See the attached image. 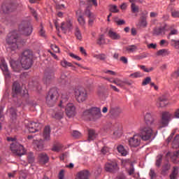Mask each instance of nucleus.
Masks as SVG:
<instances>
[{"instance_id": "obj_11", "label": "nucleus", "mask_w": 179, "mask_h": 179, "mask_svg": "<svg viewBox=\"0 0 179 179\" xmlns=\"http://www.w3.org/2000/svg\"><path fill=\"white\" fill-rule=\"evenodd\" d=\"M16 5L10 3H4L1 6V9L3 12L6 14L12 13V12H15L17 9Z\"/></svg>"}, {"instance_id": "obj_9", "label": "nucleus", "mask_w": 179, "mask_h": 179, "mask_svg": "<svg viewBox=\"0 0 179 179\" xmlns=\"http://www.w3.org/2000/svg\"><path fill=\"white\" fill-rule=\"evenodd\" d=\"M104 169L108 173H117L120 170L118 163L115 161L107 162L105 164Z\"/></svg>"}, {"instance_id": "obj_28", "label": "nucleus", "mask_w": 179, "mask_h": 179, "mask_svg": "<svg viewBox=\"0 0 179 179\" xmlns=\"http://www.w3.org/2000/svg\"><path fill=\"white\" fill-rule=\"evenodd\" d=\"M108 36L112 40H120L121 38V36L117 34V32H114L113 30H109Z\"/></svg>"}, {"instance_id": "obj_64", "label": "nucleus", "mask_w": 179, "mask_h": 179, "mask_svg": "<svg viewBox=\"0 0 179 179\" xmlns=\"http://www.w3.org/2000/svg\"><path fill=\"white\" fill-rule=\"evenodd\" d=\"M64 169H62L59 173V179H64V177H65V175L64 174Z\"/></svg>"}, {"instance_id": "obj_41", "label": "nucleus", "mask_w": 179, "mask_h": 179, "mask_svg": "<svg viewBox=\"0 0 179 179\" xmlns=\"http://www.w3.org/2000/svg\"><path fill=\"white\" fill-rule=\"evenodd\" d=\"M169 54H170V52L166 49L159 50L157 52V55H161L162 57H166V55H169Z\"/></svg>"}, {"instance_id": "obj_24", "label": "nucleus", "mask_w": 179, "mask_h": 179, "mask_svg": "<svg viewBox=\"0 0 179 179\" xmlns=\"http://www.w3.org/2000/svg\"><path fill=\"white\" fill-rule=\"evenodd\" d=\"M167 104V98L165 95H162L159 97L158 101H157V106L158 107H166V105Z\"/></svg>"}, {"instance_id": "obj_20", "label": "nucleus", "mask_w": 179, "mask_h": 179, "mask_svg": "<svg viewBox=\"0 0 179 179\" xmlns=\"http://www.w3.org/2000/svg\"><path fill=\"white\" fill-rule=\"evenodd\" d=\"M145 122L147 125L150 126L155 122L153 115L150 112H147L144 115Z\"/></svg>"}, {"instance_id": "obj_17", "label": "nucleus", "mask_w": 179, "mask_h": 179, "mask_svg": "<svg viewBox=\"0 0 179 179\" xmlns=\"http://www.w3.org/2000/svg\"><path fill=\"white\" fill-rule=\"evenodd\" d=\"M121 113H122V110L120 107L113 103L110 105L109 114H110V115H119Z\"/></svg>"}, {"instance_id": "obj_57", "label": "nucleus", "mask_w": 179, "mask_h": 179, "mask_svg": "<svg viewBox=\"0 0 179 179\" xmlns=\"http://www.w3.org/2000/svg\"><path fill=\"white\" fill-rule=\"evenodd\" d=\"M73 138H80V136H82V134H80V132L78 131H73V134H72Z\"/></svg>"}, {"instance_id": "obj_25", "label": "nucleus", "mask_w": 179, "mask_h": 179, "mask_svg": "<svg viewBox=\"0 0 179 179\" xmlns=\"http://www.w3.org/2000/svg\"><path fill=\"white\" fill-rule=\"evenodd\" d=\"M164 31H166L165 27H157L153 30L154 36H162V34H164Z\"/></svg>"}, {"instance_id": "obj_31", "label": "nucleus", "mask_w": 179, "mask_h": 179, "mask_svg": "<svg viewBox=\"0 0 179 179\" xmlns=\"http://www.w3.org/2000/svg\"><path fill=\"white\" fill-rule=\"evenodd\" d=\"M177 176H178V167L173 166V170L169 176L170 179H177Z\"/></svg>"}, {"instance_id": "obj_39", "label": "nucleus", "mask_w": 179, "mask_h": 179, "mask_svg": "<svg viewBox=\"0 0 179 179\" xmlns=\"http://www.w3.org/2000/svg\"><path fill=\"white\" fill-rule=\"evenodd\" d=\"M8 111L10 115V118H12L13 120H16V117H17V114L16 113V109H15L14 108H10Z\"/></svg>"}, {"instance_id": "obj_6", "label": "nucleus", "mask_w": 179, "mask_h": 179, "mask_svg": "<svg viewBox=\"0 0 179 179\" xmlns=\"http://www.w3.org/2000/svg\"><path fill=\"white\" fill-rule=\"evenodd\" d=\"M140 138L142 141H149L153 136V129L150 127H144L140 129Z\"/></svg>"}, {"instance_id": "obj_4", "label": "nucleus", "mask_w": 179, "mask_h": 179, "mask_svg": "<svg viewBox=\"0 0 179 179\" xmlns=\"http://www.w3.org/2000/svg\"><path fill=\"white\" fill-rule=\"evenodd\" d=\"M59 97V94H58V90L57 88H51L46 97V103L49 107H54Z\"/></svg>"}, {"instance_id": "obj_50", "label": "nucleus", "mask_w": 179, "mask_h": 179, "mask_svg": "<svg viewBox=\"0 0 179 179\" xmlns=\"http://www.w3.org/2000/svg\"><path fill=\"white\" fill-rule=\"evenodd\" d=\"M152 82V78L150 77L145 78L142 82V86H146V85H149Z\"/></svg>"}, {"instance_id": "obj_32", "label": "nucleus", "mask_w": 179, "mask_h": 179, "mask_svg": "<svg viewBox=\"0 0 179 179\" xmlns=\"http://www.w3.org/2000/svg\"><path fill=\"white\" fill-rule=\"evenodd\" d=\"M36 150L41 151L44 149V141L39 140L36 141Z\"/></svg>"}, {"instance_id": "obj_52", "label": "nucleus", "mask_w": 179, "mask_h": 179, "mask_svg": "<svg viewBox=\"0 0 179 179\" xmlns=\"http://www.w3.org/2000/svg\"><path fill=\"white\" fill-rule=\"evenodd\" d=\"M139 68H141V69H142L143 71H144V72H152V71H153V67H150V69L146 68V66H143V65H141L139 66Z\"/></svg>"}, {"instance_id": "obj_27", "label": "nucleus", "mask_w": 179, "mask_h": 179, "mask_svg": "<svg viewBox=\"0 0 179 179\" xmlns=\"http://www.w3.org/2000/svg\"><path fill=\"white\" fill-rule=\"evenodd\" d=\"M97 138V134L94 129L88 130V141H94Z\"/></svg>"}, {"instance_id": "obj_51", "label": "nucleus", "mask_w": 179, "mask_h": 179, "mask_svg": "<svg viewBox=\"0 0 179 179\" xmlns=\"http://www.w3.org/2000/svg\"><path fill=\"white\" fill-rule=\"evenodd\" d=\"M110 11L112 12L113 13H118L120 12V10L117 8V6L115 5H111L110 6Z\"/></svg>"}, {"instance_id": "obj_5", "label": "nucleus", "mask_w": 179, "mask_h": 179, "mask_svg": "<svg viewBox=\"0 0 179 179\" xmlns=\"http://www.w3.org/2000/svg\"><path fill=\"white\" fill-rule=\"evenodd\" d=\"M19 30L24 36H30L33 33V26L29 21H22L19 26Z\"/></svg>"}, {"instance_id": "obj_1", "label": "nucleus", "mask_w": 179, "mask_h": 179, "mask_svg": "<svg viewBox=\"0 0 179 179\" xmlns=\"http://www.w3.org/2000/svg\"><path fill=\"white\" fill-rule=\"evenodd\" d=\"M6 41L8 45H9L7 48L8 51H15L17 50L19 48V34H17L16 31L10 32L6 38Z\"/></svg>"}, {"instance_id": "obj_45", "label": "nucleus", "mask_w": 179, "mask_h": 179, "mask_svg": "<svg viewBox=\"0 0 179 179\" xmlns=\"http://www.w3.org/2000/svg\"><path fill=\"white\" fill-rule=\"evenodd\" d=\"M27 159L29 163H34V153L30 152L28 153Z\"/></svg>"}, {"instance_id": "obj_42", "label": "nucleus", "mask_w": 179, "mask_h": 179, "mask_svg": "<svg viewBox=\"0 0 179 179\" xmlns=\"http://www.w3.org/2000/svg\"><path fill=\"white\" fill-rule=\"evenodd\" d=\"M60 64L63 68H68L72 66V63L66 61V59H63L60 62Z\"/></svg>"}, {"instance_id": "obj_30", "label": "nucleus", "mask_w": 179, "mask_h": 179, "mask_svg": "<svg viewBox=\"0 0 179 179\" xmlns=\"http://www.w3.org/2000/svg\"><path fill=\"white\" fill-rule=\"evenodd\" d=\"M118 153L121 154V156H127L128 155V151L125 150V148H124V145H120L117 147Z\"/></svg>"}, {"instance_id": "obj_35", "label": "nucleus", "mask_w": 179, "mask_h": 179, "mask_svg": "<svg viewBox=\"0 0 179 179\" xmlns=\"http://www.w3.org/2000/svg\"><path fill=\"white\" fill-rule=\"evenodd\" d=\"M84 118H87L90 121H92V108L85 110L83 113Z\"/></svg>"}, {"instance_id": "obj_55", "label": "nucleus", "mask_w": 179, "mask_h": 179, "mask_svg": "<svg viewBox=\"0 0 179 179\" xmlns=\"http://www.w3.org/2000/svg\"><path fill=\"white\" fill-rule=\"evenodd\" d=\"M148 57V53H142L141 55H138L136 56L137 59H143V58H146Z\"/></svg>"}, {"instance_id": "obj_8", "label": "nucleus", "mask_w": 179, "mask_h": 179, "mask_svg": "<svg viewBox=\"0 0 179 179\" xmlns=\"http://www.w3.org/2000/svg\"><path fill=\"white\" fill-rule=\"evenodd\" d=\"M170 120H171V115L170 113H162V120L159 122V129H162V128H166V127H168L169 122H170Z\"/></svg>"}, {"instance_id": "obj_18", "label": "nucleus", "mask_w": 179, "mask_h": 179, "mask_svg": "<svg viewBox=\"0 0 179 179\" xmlns=\"http://www.w3.org/2000/svg\"><path fill=\"white\" fill-rule=\"evenodd\" d=\"M114 84L116 85V86H119V87H124L125 85H127L128 86H131L132 85V81H129L128 80H122L121 79L116 78L115 81H113Z\"/></svg>"}, {"instance_id": "obj_29", "label": "nucleus", "mask_w": 179, "mask_h": 179, "mask_svg": "<svg viewBox=\"0 0 179 179\" xmlns=\"http://www.w3.org/2000/svg\"><path fill=\"white\" fill-rule=\"evenodd\" d=\"M125 50L129 54H131V52H135L138 50V46H136V45H130L126 46Z\"/></svg>"}, {"instance_id": "obj_15", "label": "nucleus", "mask_w": 179, "mask_h": 179, "mask_svg": "<svg viewBox=\"0 0 179 179\" xmlns=\"http://www.w3.org/2000/svg\"><path fill=\"white\" fill-rule=\"evenodd\" d=\"M129 145L131 148H138L141 145V137L137 134L134 135L129 139Z\"/></svg>"}, {"instance_id": "obj_19", "label": "nucleus", "mask_w": 179, "mask_h": 179, "mask_svg": "<svg viewBox=\"0 0 179 179\" xmlns=\"http://www.w3.org/2000/svg\"><path fill=\"white\" fill-rule=\"evenodd\" d=\"M43 137L44 141L47 142L50 141L51 139V128L50 126H45L43 129Z\"/></svg>"}, {"instance_id": "obj_3", "label": "nucleus", "mask_w": 179, "mask_h": 179, "mask_svg": "<svg viewBox=\"0 0 179 179\" xmlns=\"http://www.w3.org/2000/svg\"><path fill=\"white\" fill-rule=\"evenodd\" d=\"M74 96L78 103H84L87 100V90L83 87H76L73 89Z\"/></svg>"}, {"instance_id": "obj_12", "label": "nucleus", "mask_w": 179, "mask_h": 179, "mask_svg": "<svg viewBox=\"0 0 179 179\" xmlns=\"http://www.w3.org/2000/svg\"><path fill=\"white\" fill-rule=\"evenodd\" d=\"M43 128V124L31 122L29 124L28 131L31 134H34Z\"/></svg>"}, {"instance_id": "obj_22", "label": "nucleus", "mask_w": 179, "mask_h": 179, "mask_svg": "<svg viewBox=\"0 0 179 179\" xmlns=\"http://www.w3.org/2000/svg\"><path fill=\"white\" fill-rule=\"evenodd\" d=\"M171 169V164L167 162L162 165L161 174L162 176H167L169 174V171Z\"/></svg>"}, {"instance_id": "obj_7", "label": "nucleus", "mask_w": 179, "mask_h": 179, "mask_svg": "<svg viewBox=\"0 0 179 179\" xmlns=\"http://www.w3.org/2000/svg\"><path fill=\"white\" fill-rule=\"evenodd\" d=\"M10 150L17 156L20 157L23 156V155H26V150L24 149V147L17 142L13 143L10 145Z\"/></svg>"}, {"instance_id": "obj_13", "label": "nucleus", "mask_w": 179, "mask_h": 179, "mask_svg": "<svg viewBox=\"0 0 179 179\" xmlns=\"http://www.w3.org/2000/svg\"><path fill=\"white\" fill-rule=\"evenodd\" d=\"M101 117V110L99 108H91V121H97Z\"/></svg>"}, {"instance_id": "obj_63", "label": "nucleus", "mask_w": 179, "mask_h": 179, "mask_svg": "<svg viewBox=\"0 0 179 179\" xmlns=\"http://www.w3.org/2000/svg\"><path fill=\"white\" fill-rule=\"evenodd\" d=\"M116 24H117V26H122L124 24H125V20H118L115 21Z\"/></svg>"}, {"instance_id": "obj_26", "label": "nucleus", "mask_w": 179, "mask_h": 179, "mask_svg": "<svg viewBox=\"0 0 179 179\" xmlns=\"http://www.w3.org/2000/svg\"><path fill=\"white\" fill-rule=\"evenodd\" d=\"M13 92L15 93V94H17L19 93H20V84H19V83H17V81H15L13 83Z\"/></svg>"}, {"instance_id": "obj_44", "label": "nucleus", "mask_w": 179, "mask_h": 179, "mask_svg": "<svg viewBox=\"0 0 179 179\" xmlns=\"http://www.w3.org/2000/svg\"><path fill=\"white\" fill-rule=\"evenodd\" d=\"M75 36L77 40H80V41L82 40V33L80 32V29H79L78 27L76 28Z\"/></svg>"}, {"instance_id": "obj_56", "label": "nucleus", "mask_w": 179, "mask_h": 179, "mask_svg": "<svg viewBox=\"0 0 179 179\" xmlns=\"http://www.w3.org/2000/svg\"><path fill=\"white\" fill-rule=\"evenodd\" d=\"M97 44L101 45V44H104V35H101L99 38L98 39Z\"/></svg>"}, {"instance_id": "obj_61", "label": "nucleus", "mask_w": 179, "mask_h": 179, "mask_svg": "<svg viewBox=\"0 0 179 179\" xmlns=\"http://www.w3.org/2000/svg\"><path fill=\"white\" fill-rule=\"evenodd\" d=\"M171 16L173 17H179V11L176 10H173L171 12Z\"/></svg>"}, {"instance_id": "obj_36", "label": "nucleus", "mask_w": 179, "mask_h": 179, "mask_svg": "<svg viewBox=\"0 0 179 179\" xmlns=\"http://www.w3.org/2000/svg\"><path fill=\"white\" fill-rule=\"evenodd\" d=\"M77 19L80 26H85V24H86V21L85 20V17H83V15L82 14H79L78 13H77Z\"/></svg>"}, {"instance_id": "obj_60", "label": "nucleus", "mask_w": 179, "mask_h": 179, "mask_svg": "<svg viewBox=\"0 0 179 179\" xmlns=\"http://www.w3.org/2000/svg\"><path fill=\"white\" fill-rule=\"evenodd\" d=\"M101 153H103V155H106V153H108V152H110V148H108V147H103L101 150Z\"/></svg>"}, {"instance_id": "obj_40", "label": "nucleus", "mask_w": 179, "mask_h": 179, "mask_svg": "<svg viewBox=\"0 0 179 179\" xmlns=\"http://www.w3.org/2000/svg\"><path fill=\"white\" fill-rule=\"evenodd\" d=\"M131 9L132 13H139V6H137L135 3H131Z\"/></svg>"}, {"instance_id": "obj_14", "label": "nucleus", "mask_w": 179, "mask_h": 179, "mask_svg": "<svg viewBox=\"0 0 179 179\" xmlns=\"http://www.w3.org/2000/svg\"><path fill=\"white\" fill-rule=\"evenodd\" d=\"M54 80V71L52 70H47L45 73L43 83L50 85Z\"/></svg>"}, {"instance_id": "obj_10", "label": "nucleus", "mask_w": 179, "mask_h": 179, "mask_svg": "<svg viewBox=\"0 0 179 179\" xmlns=\"http://www.w3.org/2000/svg\"><path fill=\"white\" fill-rule=\"evenodd\" d=\"M66 115L69 118H73L76 115V107L73 103H68L65 108Z\"/></svg>"}, {"instance_id": "obj_33", "label": "nucleus", "mask_w": 179, "mask_h": 179, "mask_svg": "<svg viewBox=\"0 0 179 179\" xmlns=\"http://www.w3.org/2000/svg\"><path fill=\"white\" fill-rule=\"evenodd\" d=\"M69 100V95H66L65 94H62V100L60 101V103L59 104V107H64V103H66Z\"/></svg>"}, {"instance_id": "obj_16", "label": "nucleus", "mask_w": 179, "mask_h": 179, "mask_svg": "<svg viewBox=\"0 0 179 179\" xmlns=\"http://www.w3.org/2000/svg\"><path fill=\"white\" fill-rule=\"evenodd\" d=\"M1 71L3 72V75L6 79H10V73H9V69H8V64L6 61H2L0 65Z\"/></svg>"}, {"instance_id": "obj_53", "label": "nucleus", "mask_w": 179, "mask_h": 179, "mask_svg": "<svg viewBox=\"0 0 179 179\" xmlns=\"http://www.w3.org/2000/svg\"><path fill=\"white\" fill-rule=\"evenodd\" d=\"M85 16H87V17H89V19H92V18L94 17V16L93 15V13H92L90 10H89V9L85 10Z\"/></svg>"}, {"instance_id": "obj_2", "label": "nucleus", "mask_w": 179, "mask_h": 179, "mask_svg": "<svg viewBox=\"0 0 179 179\" xmlns=\"http://www.w3.org/2000/svg\"><path fill=\"white\" fill-rule=\"evenodd\" d=\"M20 63L24 69H30L33 65V52L30 50H24L22 55Z\"/></svg>"}, {"instance_id": "obj_46", "label": "nucleus", "mask_w": 179, "mask_h": 179, "mask_svg": "<svg viewBox=\"0 0 179 179\" xmlns=\"http://www.w3.org/2000/svg\"><path fill=\"white\" fill-rule=\"evenodd\" d=\"M171 45H173V47H174V48H176V50H179V40L176 41V40L172 39L171 41Z\"/></svg>"}, {"instance_id": "obj_58", "label": "nucleus", "mask_w": 179, "mask_h": 179, "mask_svg": "<svg viewBox=\"0 0 179 179\" xmlns=\"http://www.w3.org/2000/svg\"><path fill=\"white\" fill-rule=\"evenodd\" d=\"M34 89L35 90H41V85H40L38 83L35 82L34 83Z\"/></svg>"}, {"instance_id": "obj_48", "label": "nucleus", "mask_w": 179, "mask_h": 179, "mask_svg": "<svg viewBox=\"0 0 179 179\" xmlns=\"http://www.w3.org/2000/svg\"><path fill=\"white\" fill-rule=\"evenodd\" d=\"M142 76H143L142 73L139 71H137L130 74L129 78H142Z\"/></svg>"}, {"instance_id": "obj_34", "label": "nucleus", "mask_w": 179, "mask_h": 179, "mask_svg": "<svg viewBox=\"0 0 179 179\" xmlns=\"http://www.w3.org/2000/svg\"><path fill=\"white\" fill-rule=\"evenodd\" d=\"M172 148L173 149H178L179 148V134L176 135L172 142Z\"/></svg>"}, {"instance_id": "obj_37", "label": "nucleus", "mask_w": 179, "mask_h": 179, "mask_svg": "<svg viewBox=\"0 0 179 179\" xmlns=\"http://www.w3.org/2000/svg\"><path fill=\"white\" fill-rule=\"evenodd\" d=\"M53 118H55L56 120H62L64 118V110H59V112H57L55 113V115H52Z\"/></svg>"}, {"instance_id": "obj_59", "label": "nucleus", "mask_w": 179, "mask_h": 179, "mask_svg": "<svg viewBox=\"0 0 179 179\" xmlns=\"http://www.w3.org/2000/svg\"><path fill=\"white\" fill-rule=\"evenodd\" d=\"M178 34V31L177 29H172L169 34L168 38H170V36H174Z\"/></svg>"}, {"instance_id": "obj_54", "label": "nucleus", "mask_w": 179, "mask_h": 179, "mask_svg": "<svg viewBox=\"0 0 179 179\" xmlns=\"http://www.w3.org/2000/svg\"><path fill=\"white\" fill-rule=\"evenodd\" d=\"M61 29L63 31V33H66L68 31V27H66L65 22H62L61 24Z\"/></svg>"}, {"instance_id": "obj_47", "label": "nucleus", "mask_w": 179, "mask_h": 179, "mask_svg": "<svg viewBox=\"0 0 179 179\" xmlns=\"http://www.w3.org/2000/svg\"><path fill=\"white\" fill-rule=\"evenodd\" d=\"M140 26H141V27H146L148 26V22L146 21V17H145V16L141 17V21L140 22Z\"/></svg>"}, {"instance_id": "obj_21", "label": "nucleus", "mask_w": 179, "mask_h": 179, "mask_svg": "<svg viewBox=\"0 0 179 179\" xmlns=\"http://www.w3.org/2000/svg\"><path fill=\"white\" fill-rule=\"evenodd\" d=\"M89 176H90V172H89V171L83 170L77 173L76 179H89Z\"/></svg>"}, {"instance_id": "obj_43", "label": "nucleus", "mask_w": 179, "mask_h": 179, "mask_svg": "<svg viewBox=\"0 0 179 179\" xmlns=\"http://www.w3.org/2000/svg\"><path fill=\"white\" fill-rule=\"evenodd\" d=\"M94 58H96V59H100V61H106V59H107V56L106 55V54H99V55H95Z\"/></svg>"}, {"instance_id": "obj_23", "label": "nucleus", "mask_w": 179, "mask_h": 179, "mask_svg": "<svg viewBox=\"0 0 179 179\" xmlns=\"http://www.w3.org/2000/svg\"><path fill=\"white\" fill-rule=\"evenodd\" d=\"M38 159L40 163H42L43 164H46V163H48L50 160L48 155H47V154L44 152L39 154Z\"/></svg>"}, {"instance_id": "obj_49", "label": "nucleus", "mask_w": 179, "mask_h": 179, "mask_svg": "<svg viewBox=\"0 0 179 179\" xmlns=\"http://www.w3.org/2000/svg\"><path fill=\"white\" fill-rule=\"evenodd\" d=\"M62 149V145L61 144L53 145L52 150V152H59Z\"/></svg>"}, {"instance_id": "obj_38", "label": "nucleus", "mask_w": 179, "mask_h": 179, "mask_svg": "<svg viewBox=\"0 0 179 179\" xmlns=\"http://www.w3.org/2000/svg\"><path fill=\"white\" fill-rule=\"evenodd\" d=\"M163 162V155H159L157 157L156 162H155V166L156 167L160 168V166H162V162Z\"/></svg>"}, {"instance_id": "obj_62", "label": "nucleus", "mask_w": 179, "mask_h": 179, "mask_svg": "<svg viewBox=\"0 0 179 179\" xmlns=\"http://www.w3.org/2000/svg\"><path fill=\"white\" fill-rule=\"evenodd\" d=\"M50 47L55 52H59V48L57 45H51Z\"/></svg>"}]
</instances>
